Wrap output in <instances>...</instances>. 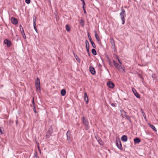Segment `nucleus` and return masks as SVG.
Wrapping results in <instances>:
<instances>
[{
    "label": "nucleus",
    "mask_w": 158,
    "mask_h": 158,
    "mask_svg": "<svg viewBox=\"0 0 158 158\" xmlns=\"http://www.w3.org/2000/svg\"><path fill=\"white\" fill-rule=\"evenodd\" d=\"M152 78L153 79L155 80L156 79V75L154 74H152Z\"/></svg>",
    "instance_id": "nucleus-31"
},
{
    "label": "nucleus",
    "mask_w": 158,
    "mask_h": 158,
    "mask_svg": "<svg viewBox=\"0 0 158 158\" xmlns=\"http://www.w3.org/2000/svg\"><path fill=\"white\" fill-rule=\"evenodd\" d=\"M140 77L142 79V80H143V77L141 76H140Z\"/></svg>",
    "instance_id": "nucleus-52"
},
{
    "label": "nucleus",
    "mask_w": 158,
    "mask_h": 158,
    "mask_svg": "<svg viewBox=\"0 0 158 158\" xmlns=\"http://www.w3.org/2000/svg\"><path fill=\"white\" fill-rule=\"evenodd\" d=\"M113 62L115 68L118 69L119 72L122 73L125 72V69L123 68L121 65H119L115 60H113Z\"/></svg>",
    "instance_id": "nucleus-1"
},
{
    "label": "nucleus",
    "mask_w": 158,
    "mask_h": 158,
    "mask_svg": "<svg viewBox=\"0 0 158 158\" xmlns=\"http://www.w3.org/2000/svg\"><path fill=\"white\" fill-rule=\"evenodd\" d=\"M84 100L86 103L87 104L89 102V99L88 97L87 94L86 92L84 93Z\"/></svg>",
    "instance_id": "nucleus-15"
},
{
    "label": "nucleus",
    "mask_w": 158,
    "mask_h": 158,
    "mask_svg": "<svg viewBox=\"0 0 158 158\" xmlns=\"http://www.w3.org/2000/svg\"><path fill=\"white\" fill-rule=\"evenodd\" d=\"M134 141L135 144H138L139 143L140 141V139L138 137H136L134 139Z\"/></svg>",
    "instance_id": "nucleus-14"
},
{
    "label": "nucleus",
    "mask_w": 158,
    "mask_h": 158,
    "mask_svg": "<svg viewBox=\"0 0 158 158\" xmlns=\"http://www.w3.org/2000/svg\"><path fill=\"white\" fill-rule=\"evenodd\" d=\"M89 70L90 73L93 75H94L96 74V71L94 68L92 66H90L89 68Z\"/></svg>",
    "instance_id": "nucleus-11"
},
{
    "label": "nucleus",
    "mask_w": 158,
    "mask_h": 158,
    "mask_svg": "<svg viewBox=\"0 0 158 158\" xmlns=\"http://www.w3.org/2000/svg\"><path fill=\"white\" fill-rule=\"evenodd\" d=\"M61 95L62 96H64L66 94V91L65 89H63L60 91Z\"/></svg>",
    "instance_id": "nucleus-17"
},
{
    "label": "nucleus",
    "mask_w": 158,
    "mask_h": 158,
    "mask_svg": "<svg viewBox=\"0 0 158 158\" xmlns=\"http://www.w3.org/2000/svg\"><path fill=\"white\" fill-rule=\"evenodd\" d=\"M119 63V64H120V65L121 64H122V62L120 60H119V61H118Z\"/></svg>",
    "instance_id": "nucleus-48"
},
{
    "label": "nucleus",
    "mask_w": 158,
    "mask_h": 158,
    "mask_svg": "<svg viewBox=\"0 0 158 158\" xmlns=\"http://www.w3.org/2000/svg\"><path fill=\"white\" fill-rule=\"evenodd\" d=\"M97 141L100 145H102L103 144V143L102 139L101 138L98 139V140Z\"/></svg>",
    "instance_id": "nucleus-25"
},
{
    "label": "nucleus",
    "mask_w": 158,
    "mask_h": 158,
    "mask_svg": "<svg viewBox=\"0 0 158 158\" xmlns=\"http://www.w3.org/2000/svg\"><path fill=\"white\" fill-rule=\"evenodd\" d=\"M53 127L52 125L50 126L48 131L46 132V134L45 135L46 139H48L51 135L53 132Z\"/></svg>",
    "instance_id": "nucleus-4"
},
{
    "label": "nucleus",
    "mask_w": 158,
    "mask_h": 158,
    "mask_svg": "<svg viewBox=\"0 0 158 158\" xmlns=\"http://www.w3.org/2000/svg\"><path fill=\"white\" fill-rule=\"evenodd\" d=\"M36 143L37 144H38V145H39V143H38V142H37L36 141Z\"/></svg>",
    "instance_id": "nucleus-55"
},
{
    "label": "nucleus",
    "mask_w": 158,
    "mask_h": 158,
    "mask_svg": "<svg viewBox=\"0 0 158 158\" xmlns=\"http://www.w3.org/2000/svg\"><path fill=\"white\" fill-rule=\"evenodd\" d=\"M116 146L118 149L121 150H123V148L122 147V145L121 143V142L119 139H116Z\"/></svg>",
    "instance_id": "nucleus-5"
},
{
    "label": "nucleus",
    "mask_w": 158,
    "mask_h": 158,
    "mask_svg": "<svg viewBox=\"0 0 158 158\" xmlns=\"http://www.w3.org/2000/svg\"><path fill=\"white\" fill-rule=\"evenodd\" d=\"M148 124L149 127L151 128L154 131L156 132L157 131V130L156 128L154 125L150 123H148Z\"/></svg>",
    "instance_id": "nucleus-18"
},
{
    "label": "nucleus",
    "mask_w": 158,
    "mask_h": 158,
    "mask_svg": "<svg viewBox=\"0 0 158 158\" xmlns=\"http://www.w3.org/2000/svg\"><path fill=\"white\" fill-rule=\"evenodd\" d=\"M84 20L82 19H81L80 20V24L82 27H83L84 25Z\"/></svg>",
    "instance_id": "nucleus-26"
},
{
    "label": "nucleus",
    "mask_w": 158,
    "mask_h": 158,
    "mask_svg": "<svg viewBox=\"0 0 158 158\" xmlns=\"http://www.w3.org/2000/svg\"><path fill=\"white\" fill-rule=\"evenodd\" d=\"M91 52L94 55H96L97 54V52L95 49L93 48L91 50Z\"/></svg>",
    "instance_id": "nucleus-24"
},
{
    "label": "nucleus",
    "mask_w": 158,
    "mask_h": 158,
    "mask_svg": "<svg viewBox=\"0 0 158 158\" xmlns=\"http://www.w3.org/2000/svg\"><path fill=\"white\" fill-rule=\"evenodd\" d=\"M38 148V150H39V151H40V153H41V150L39 148V147Z\"/></svg>",
    "instance_id": "nucleus-49"
},
{
    "label": "nucleus",
    "mask_w": 158,
    "mask_h": 158,
    "mask_svg": "<svg viewBox=\"0 0 158 158\" xmlns=\"http://www.w3.org/2000/svg\"><path fill=\"white\" fill-rule=\"evenodd\" d=\"M121 12L120 13L119 15L120 16L121 20L122 21V24H124L125 22V18L126 17L125 11L124 9H123V7L121 8Z\"/></svg>",
    "instance_id": "nucleus-2"
},
{
    "label": "nucleus",
    "mask_w": 158,
    "mask_h": 158,
    "mask_svg": "<svg viewBox=\"0 0 158 158\" xmlns=\"http://www.w3.org/2000/svg\"><path fill=\"white\" fill-rule=\"evenodd\" d=\"M4 43L5 44L7 45L8 48L10 47L12 44L11 41L7 39H6L4 41Z\"/></svg>",
    "instance_id": "nucleus-7"
},
{
    "label": "nucleus",
    "mask_w": 158,
    "mask_h": 158,
    "mask_svg": "<svg viewBox=\"0 0 158 158\" xmlns=\"http://www.w3.org/2000/svg\"><path fill=\"white\" fill-rule=\"evenodd\" d=\"M107 86L111 89L113 88L114 87V85L111 81H109L107 83Z\"/></svg>",
    "instance_id": "nucleus-8"
},
{
    "label": "nucleus",
    "mask_w": 158,
    "mask_h": 158,
    "mask_svg": "<svg viewBox=\"0 0 158 158\" xmlns=\"http://www.w3.org/2000/svg\"><path fill=\"white\" fill-rule=\"evenodd\" d=\"M141 112H142V114H143V113H144V111H143V110L142 109H141Z\"/></svg>",
    "instance_id": "nucleus-50"
},
{
    "label": "nucleus",
    "mask_w": 158,
    "mask_h": 158,
    "mask_svg": "<svg viewBox=\"0 0 158 158\" xmlns=\"http://www.w3.org/2000/svg\"><path fill=\"white\" fill-rule=\"evenodd\" d=\"M35 87L37 90L39 88V89H40V79L38 77H37L36 79V80L35 81Z\"/></svg>",
    "instance_id": "nucleus-6"
},
{
    "label": "nucleus",
    "mask_w": 158,
    "mask_h": 158,
    "mask_svg": "<svg viewBox=\"0 0 158 158\" xmlns=\"http://www.w3.org/2000/svg\"><path fill=\"white\" fill-rule=\"evenodd\" d=\"M21 33L22 34V35H23V38L24 39H26V36L25 34L24 33V30H23V31H21Z\"/></svg>",
    "instance_id": "nucleus-28"
},
{
    "label": "nucleus",
    "mask_w": 158,
    "mask_h": 158,
    "mask_svg": "<svg viewBox=\"0 0 158 158\" xmlns=\"http://www.w3.org/2000/svg\"><path fill=\"white\" fill-rule=\"evenodd\" d=\"M73 54L74 55V56L76 58L77 60L79 63H80L81 62V60L80 58H79V57L75 53H73Z\"/></svg>",
    "instance_id": "nucleus-20"
},
{
    "label": "nucleus",
    "mask_w": 158,
    "mask_h": 158,
    "mask_svg": "<svg viewBox=\"0 0 158 158\" xmlns=\"http://www.w3.org/2000/svg\"><path fill=\"white\" fill-rule=\"evenodd\" d=\"M111 43L112 45L113 46H114V47H115V44L114 43V42L113 38H111Z\"/></svg>",
    "instance_id": "nucleus-27"
},
{
    "label": "nucleus",
    "mask_w": 158,
    "mask_h": 158,
    "mask_svg": "<svg viewBox=\"0 0 158 158\" xmlns=\"http://www.w3.org/2000/svg\"><path fill=\"white\" fill-rule=\"evenodd\" d=\"M82 7H84V6L85 5V1L83 2H82Z\"/></svg>",
    "instance_id": "nucleus-41"
},
{
    "label": "nucleus",
    "mask_w": 158,
    "mask_h": 158,
    "mask_svg": "<svg viewBox=\"0 0 158 158\" xmlns=\"http://www.w3.org/2000/svg\"><path fill=\"white\" fill-rule=\"evenodd\" d=\"M34 158H39V157L38 156V154L37 152H35L34 153Z\"/></svg>",
    "instance_id": "nucleus-30"
},
{
    "label": "nucleus",
    "mask_w": 158,
    "mask_h": 158,
    "mask_svg": "<svg viewBox=\"0 0 158 158\" xmlns=\"http://www.w3.org/2000/svg\"><path fill=\"white\" fill-rule=\"evenodd\" d=\"M108 63H109V65H110V66H113V65L112 64V63L111 62V61H110V62H108Z\"/></svg>",
    "instance_id": "nucleus-44"
},
{
    "label": "nucleus",
    "mask_w": 158,
    "mask_h": 158,
    "mask_svg": "<svg viewBox=\"0 0 158 158\" xmlns=\"http://www.w3.org/2000/svg\"><path fill=\"white\" fill-rule=\"evenodd\" d=\"M32 103L33 104L32 106H35V102L34 100V97L32 99Z\"/></svg>",
    "instance_id": "nucleus-36"
},
{
    "label": "nucleus",
    "mask_w": 158,
    "mask_h": 158,
    "mask_svg": "<svg viewBox=\"0 0 158 158\" xmlns=\"http://www.w3.org/2000/svg\"><path fill=\"white\" fill-rule=\"evenodd\" d=\"M94 32L95 33V37L98 41H99L100 40V39L99 38V36L98 35L97 32L95 30L94 31Z\"/></svg>",
    "instance_id": "nucleus-16"
},
{
    "label": "nucleus",
    "mask_w": 158,
    "mask_h": 158,
    "mask_svg": "<svg viewBox=\"0 0 158 158\" xmlns=\"http://www.w3.org/2000/svg\"><path fill=\"white\" fill-rule=\"evenodd\" d=\"M123 112H124V113L126 115H125V117H126L127 118L129 122L131 123H132V122H131V118H130V117L129 116H128V115H126V112L124 111L123 110Z\"/></svg>",
    "instance_id": "nucleus-19"
},
{
    "label": "nucleus",
    "mask_w": 158,
    "mask_h": 158,
    "mask_svg": "<svg viewBox=\"0 0 158 158\" xmlns=\"http://www.w3.org/2000/svg\"><path fill=\"white\" fill-rule=\"evenodd\" d=\"M3 134L2 131L0 128V135H2Z\"/></svg>",
    "instance_id": "nucleus-45"
},
{
    "label": "nucleus",
    "mask_w": 158,
    "mask_h": 158,
    "mask_svg": "<svg viewBox=\"0 0 158 158\" xmlns=\"http://www.w3.org/2000/svg\"><path fill=\"white\" fill-rule=\"evenodd\" d=\"M81 1L82 2H84V0H81Z\"/></svg>",
    "instance_id": "nucleus-54"
},
{
    "label": "nucleus",
    "mask_w": 158,
    "mask_h": 158,
    "mask_svg": "<svg viewBox=\"0 0 158 158\" xmlns=\"http://www.w3.org/2000/svg\"><path fill=\"white\" fill-rule=\"evenodd\" d=\"M66 29L68 32H69L71 30V28L69 24H67L65 26Z\"/></svg>",
    "instance_id": "nucleus-23"
},
{
    "label": "nucleus",
    "mask_w": 158,
    "mask_h": 158,
    "mask_svg": "<svg viewBox=\"0 0 158 158\" xmlns=\"http://www.w3.org/2000/svg\"><path fill=\"white\" fill-rule=\"evenodd\" d=\"M143 115L144 117V118L145 119H146V115H145V113H143Z\"/></svg>",
    "instance_id": "nucleus-40"
},
{
    "label": "nucleus",
    "mask_w": 158,
    "mask_h": 158,
    "mask_svg": "<svg viewBox=\"0 0 158 158\" xmlns=\"http://www.w3.org/2000/svg\"><path fill=\"white\" fill-rule=\"evenodd\" d=\"M107 60L108 61V62H109L111 61V60H110V59H109V60Z\"/></svg>",
    "instance_id": "nucleus-53"
},
{
    "label": "nucleus",
    "mask_w": 158,
    "mask_h": 158,
    "mask_svg": "<svg viewBox=\"0 0 158 158\" xmlns=\"http://www.w3.org/2000/svg\"><path fill=\"white\" fill-rule=\"evenodd\" d=\"M111 105L114 107H116L117 106V104L116 103H110Z\"/></svg>",
    "instance_id": "nucleus-29"
},
{
    "label": "nucleus",
    "mask_w": 158,
    "mask_h": 158,
    "mask_svg": "<svg viewBox=\"0 0 158 158\" xmlns=\"http://www.w3.org/2000/svg\"><path fill=\"white\" fill-rule=\"evenodd\" d=\"M81 119L82 120V122L84 125L86 130H88L89 129V123L88 120L84 116L82 117Z\"/></svg>",
    "instance_id": "nucleus-3"
},
{
    "label": "nucleus",
    "mask_w": 158,
    "mask_h": 158,
    "mask_svg": "<svg viewBox=\"0 0 158 158\" xmlns=\"http://www.w3.org/2000/svg\"><path fill=\"white\" fill-rule=\"evenodd\" d=\"M101 58L102 60L103 61V60H102V58Z\"/></svg>",
    "instance_id": "nucleus-56"
},
{
    "label": "nucleus",
    "mask_w": 158,
    "mask_h": 158,
    "mask_svg": "<svg viewBox=\"0 0 158 158\" xmlns=\"http://www.w3.org/2000/svg\"><path fill=\"white\" fill-rule=\"evenodd\" d=\"M11 20L12 23L14 25H16L18 23L17 19L14 17H12L11 18Z\"/></svg>",
    "instance_id": "nucleus-10"
},
{
    "label": "nucleus",
    "mask_w": 158,
    "mask_h": 158,
    "mask_svg": "<svg viewBox=\"0 0 158 158\" xmlns=\"http://www.w3.org/2000/svg\"><path fill=\"white\" fill-rule=\"evenodd\" d=\"M89 39L91 43L93 42L91 38H89Z\"/></svg>",
    "instance_id": "nucleus-46"
},
{
    "label": "nucleus",
    "mask_w": 158,
    "mask_h": 158,
    "mask_svg": "<svg viewBox=\"0 0 158 158\" xmlns=\"http://www.w3.org/2000/svg\"><path fill=\"white\" fill-rule=\"evenodd\" d=\"M114 56H115L116 57V59H117L118 62L119 61V60H120V59H119V58L118 56L116 54H114Z\"/></svg>",
    "instance_id": "nucleus-39"
},
{
    "label": "nucleus",
    "mask_w": 158,
    "mask_h": 158,
    "mask_svg": "<svg viewBox=\"0 0 158 158\" xmlns=\"http://www.w3.org/2000/svg\"><path fill=\"white\" fill-rule=\"evenodd\" d=\"M127 139L128 138L127 136L125 135H123L121 138V140L122 141L124 142L127 141Z\"/></svg>",
    "instance_id": "nucleus-13"
},
{
    "label": "nucleus",
    "mask_w": 158,
    "mask_h": 158,
    "mask_svg": "<svg viewBox=\"0 0 158 158\" xmlns=\"http://www.w3.org/2000/svg\"><path fill=\"white\" fill-rule=\"evenodd\" d=\"M92 47L94 48H96V45L94 42L91 43Z\"/></svg>",
    "instance_id": "nucleus-32"
},
{
    "label": "nucleus",
    "mask_w": 158,
    "mask_h": 158,
    "mask_svg": "<svg viewBox=\"0 0 158 158\" xmlns=\"http://www.w3.org/2000/svg\"><path fill=\"white\" fill-rule=\"evenodd\" d=\"M87 35H88V36L89 39V38H91V36L90 35V34L89 32H88L87 33Z\"/></svg>",
    "instance_id": "nucleus-43"
},
{
    "label": "nucleus",
    "mask_w": 158,
    "mask_h": 158,
    "mask_svg": "<svg viewBox=\"0 0 158 158\" xmlns=\"http://www.w3.org/2000/svg\"><path fill=\"white\" fill-rule=\"evenodd\" d=\"M106 57L107 59V60H109V59H110V58H109L108 56L107 55H106Z\"/></svg>",
    "instance_id": "nucleus-47"
},
{
    "label": "nucleus",
    "mask_w": 158,
    "mask_h": 158,
    "mask_svg": "<svg viewBox=\"0 0 158 158\" xmlns=\"http://www.w3.org/2000/svg\"><path fill=\"white\" fill-rule=\"evenodd\" d=\"M86 51L88 53V55L89 56H90V54L89 52V48L86 49Z\"/></svg>",
    "instance_id": "nucleus-33"
},
{
    "label": "nucleus",
    "mask_w": 158,
    "mask_h": 158,
    "mask_svg": "<svg viewBox=\"0 0 158 158\" xmlns=\"http://www.w3.org/2000/svg\"><path fill=\"white\" fill-rule=\"evenodd\" d=\"M70 132L69 131H68L66 133V135L67 140H69L70 139Z\"/></svg>",
    "instance_id": "nucleus-21"
},
{
    "label": "nucleus",
    "mask_w": 158,
    "mask_h": 158,
    "mask_svg": "<svg viewBox=\"0 0 158 158\" xmlns=\"http://www.w3.org/2000/svg\"><path fill=\"white\" fill-rule=\"evenodd\" d=\"M35 18L33 19V26H34V29L35 30V31L36 32V33H38V30L37 29L36 27V17L34 15L33 16Z\"/></svg>",
    "instance_id": "nucleus-12"
},
{
    "label": "nucleus",
    "mask_w": 158,
    "mask_h": 158,
    "mask_svg": "<svg viewBox=\"0 0 158 158\" xmlns=\"http://www.w3.org/2000/svg\"><path fill=\"white\" fill-rule=\"evenodd\" d=\"M95 138L97 139V141H98V139H100V137L98 135H95Z\"/></svg>",
    "instance_id": "nucleus-38"
},
{
    "label": "nucleus",
    "mask_w": 158,
    "mask_h": 158,
    "mask_svg": "<svg viewBox=\"0 0 158 158\" xmlns=\"http://www.w3.org/2000/svg\"><path fill=\"white\" fill-rule=\"evenodd\" d=\"M82 8H83V10H84V14H86V11L85 10V7H82Z\"/></svg>",
    "instance_id": "nucleus-42"
},
{
    "label": "nucleus",
    "mask_w": 158,
    "mask_h": 158,
    "mask_svg": "<svg viewBox=\"0 0 158 158\" xmlns=\"http://www.w3.org/2000/svg\"><path fill=\"white\" fill-rule=\"evenodd\" d=\"M25 2L27 4H29L31 2V0H25Z\"/></svg>",
    "instance_id": "nucleus-35"
},
{
    "label": "nucleus",
    "mask_w": 158,
    "mask_h": 158,
    "mask_svg": "<svg viewBox=\"0 0 158 158\" xmlns=\"http://www.w3.org/2000/svg\"><path fill=\"white\" fill-rule=\"evenodd\" d=\"M132 89L133 92L134 94L135 95L136 97H137V98H140V95L139 93L137 92L135 89L134 88H132Z\"/></svg>",
    "instance_id": "nucleus-9"
},
{
    "label": "nucleus",
    "mask_w": 158,
    "mask_h": 158,
    "mask_svg": "<svg viewBox=\"0 0 158 158\" xmlns=\"http://www.w3.org/2000/svg\"><path fill=\"white\" fill-rule=\"evenodd\" d=\"M85 47L86 49L89 48V43L87 40H86L85 41Z\"/></svg>",
    "instance_id": "nucleus-22"
},
{
    "label": "nucleus",
    "mask_w": 158,
    "mask_h": 158,
    "mask_svg": "<svg viewBox=\"0 0 158 158\" xmlns=\"http://www.w3.org/2000/svg\"><path fill=\"white\" fill-rule=\"evenodd\" d=\"M33 109L34 110V111L35 113H37V111H36V109H35V106H33Z\"/></svg>",
    "instance_id": "nucleus-34"
},
{
    "label": "nucleus",
    "mask_w": 158,
    "mask_h": 158,
    "mask_svg": "<svg viewBox=\"0 0 158 158\" xmlns=\"http://www.w3.org/2000/svg\"><path fill=\"white\" fill-rule=\"evenodd\" d=\"M19 27H20V30L21 31H21H23V28L21 24L20 25Z\"/></svg>",
    "instance_id": "nucleus-37"
},
{
    "label": "nucleus",
    "mask_w": 158,
    "mask_h": 158,
    "mask_svg": "<svg viewBox=\"0 0 158 158\" xmlns=\"http://www.w3.org/2000/svg\"><path fill=\"white\" fill-rule=\"evenodd\" d=\"M18 120H17H17H16V125H17V124H18Z\"/></svg>",
    "instance_id": "nucleus-51"
}]
</instances>
